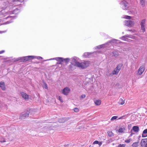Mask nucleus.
<instances>
[{
  "label": "nucleus",
  "mask_w": 147,
  "mask_h": 147,
  "mask_svg": "<svg viewBox=\"0 0 147 147\" xmlns=\"http://www.w3.org/2000/svg\"><path fill=\"white\" fill-rule=\"evenodd\" d=\"M31 111V109H28L27 111L22 113L20 115L19 119L22 120L27 118L28 117L29 114Z\"/></svg>",
  "instance_id": "obj_1"
},
{
  "label": "nucleus",
  "mask_w": 147,
  "mask_h": 147,
  "mask_svg": "<svg viewBox=\"0 0 147 147\" xmlns=\"http://www.w3.org/2000/svg\"><path fill=\"white\" fill-rule=\"evenodd\" d=\"M89 62L88 61H84L81 63H79L78 67L82 69H84L88 67L89 65Z\"/></svg>",
  "instance_id": "obj_2"
},
{
  "label": "nucleus",
  "mask_w": 147,
  "mask_h": 147,
  "mask_svg": "<svg viewBox=\"0 0 147 147\" xmlns=\"http://www.w3.org/2000/svg\"><path fill=\"white\" fill-rule=\"evenodd\" d=\"M34 58V57L33 56H28L20 58V59L21 60L22 62H24L33 59Z\"/></svg>",
  "instance_id": "obj_3"
},
{
  "label": "nucleus",
  "mask_w": 147,
  "mask_h": 147,
  "mask_svg": "<svg viewBox=\"0 0 147 147\" xmlns=\"http://www.w3.org/2000/svg\"><path fill=\"white\" fill-rule=\"evenodd\" d=\"M125 25L129 27H132L134 24V22L131 20H125L124 22Z\"/></svg>",
  "instance_id": "obj_4"
},
{
  "label": "nucleus",
  "mask_w": 147,
  "mask_h": 147,
  "mask_svg": "<svg viewBox=\"0 0 147 147\" xmlns=\"http://www.w3.org/2000/svg\"><path fill=\"white\" fill-rule=\"evenodd\" d=\"M53 59H55L56 60H59L61 61H65L67 63H68L69 61V59L68 58L64 59L62 57H56Z\"/></svg>",
  "instance_id": "obj_5"
},
{
  "label": "nucleus",
  "mask_w": 147,
  "mask_h": 147,
  "mask_svg": "<svg viewBox=\"0 0 147 147\" xmlns=\"http://www.w3.org/2000/svg\"><path fill=\"white\" fill-rule=\"evenodd\" d=\"M70 89L68 87H66L63 89L62 93L65 95H67L70 92Z\"/></svg>",
  "instance_id": "obj_6"
},
{
  "label": "nucleus",
  "mask_w": 147,
  "mask_h": 147,
  "mask_svg": "<svg viewBox=\"0 0 147 147\" xmlns=\"http://www.w3.org/2000/svg\"><path fill=\"white\" fill-rule=\"evenodd\" d=\"M145 68L144 65H142L140 67L138 70V74L140 75L143 73L145 70Z\"/></svg>",
  "instance_id": "obj_7"
},
{
  "label": "nucleus",
  "mask_w": 147,
  "mask_h": 147,
  "mask_svg": "<svg viewBox=\"0 0 147 147\" xmlns=\"http://www.w3.org/2000/svg\"><path fill=\"white\" fill-rule=\"evenodd\" d=\"M79 62H78L75 58L72 59L71 62V63L72 65L77 67L79 64Z\"/></svg>",
  "instance_id": "obj_8"
},
{
  "label": "nucleus",
  "mask_w": 147,
  "mask_h": 147,
  "mask_svg": "<svg viewBox=\"0 0 147 147\" xmlns=\"http://www.w3.org/2000/svg\"><path fill=\"white\" fill-rule=\"evenodd\" d=\"M145 20H142L141 22L140 25H141V28L142 30H143V32H144L145 31Z\"/></svg>",
  "instance_id": "obj_9"
},
{
  "label": "nucleus",
  "mask_w": 147,
  "mask_h": 147,
  "mask_svg": "<svg viewBox=\"0 0 147 147\" xmlns=\"http://www.w3.org/2000/svg\"><path fill=\"white\" fill-rule=\"evenodd\" d=\"M69 119V118L63 117L59 119H58V122L60 123H62L65 122Z\"/></svg>",
  "instance_id": "obj_10"
},
{
  "label": "nucleus",
  "mask_w": 147,
  "mask_h": 147,
  "mask_svg": "<svg viewBox=\"0 0 147 147\" xmlns=\"http://www.w3.org/2000/svg\"><path fill=\"white\" fill-rule=\"evenodd\" d=\"M147 142V138L142 139L140 143L141 147H143Z\"/></svg>",
  "instance_id": "obj_11"
},
{
  "label": "nucleus",
  "mask_w": 147,
  "mask_h": 147,
  "mask_svg": "<svg viewBox=\"0 0 147 147\" xmlns=\"http://www.w3.org/2000/svg\"><path fill=\"white\" fill-rule=\"evenodd\" d=\"M21 94L22 97L24 98L25 100H27L28 99V95L26 93L22 92L21 93Z\"/></svg>",
  "instance_id": "obj_12"
},
{
  "label": "nucleus",
  "mask_w": 147,
  "mask_h": 147,
  "mask_svg": "<svg viewBox=\"0 0 147 147\" xmlns=\"http://www.w3.org/2000/svg\"><path fill=\"white\" fill-rule=\"evenodd\" d=\"M128 3L126 1L123 2V9L124 10H127L128 8Z\"/></svg>",
  "instance_id": "obj_13"
},
{
  "label": "nucleus",
  "mask_w": 147,
  "mask_h": 147,
  "mask_svg": "<svg viewBox=\"0 0 147 147\" xmlns=\"http://www.w3.org/2000/svg\"><path fill=\"white\" fill-rule=\"evenodd\" d=\"M0 87L3 90H5V83L3 82H0Z\"/></svg>",
  "instance_id": "obj_14"
},
{
  "label": "nucleus",
  "mask_w": 147,
  "mask_h": 147,
  "mask_svg": "<svg viewBox=\"0 0 147 147\" xmlns=\"http://www.w3.org/2000/svg\"><path fill=\"white\" fill-rule=\"evenodd\" d=\"M132 130H133L135 132H138L139 131V129L138 126H134L133 127Z\"/></svg>",
  "instance_id": "obj_15"
},
{
  "label": "nucleus",
  "mask_w": 147,
  "mask_h": 147,
  "mask_svg": "<svg viewBox=\"0 0 147 147\" xmlns=\"http://www.w3.org/2000/svg\"><path fill=\"white\" fill-rule=\"evenodd\" d=\"M112 53L113 54V56L115 57H117L119 55L118 52L116 50L113 51L112 52Z\"/></svg>",
  "instance_id": "obj_16"
},
{
  "label": "nucleus",
  "mask_w": 147,
  "mask_h": 147,
  "mask_svg": "<svg viewBox=\"0 0 147 147\" xmlns=\"http://www.w3.org/2000/svg\"><path fill=\"white\" fill-rule=\"evenodd\" d=\"M147 136V129L144 130L142 134V137H145Z\"/></svg>",
  "instance_id": "obj_17"
},
{
  "label": "nucleus",
  "mask_w": 147,
  "mask_h": 147,
  "mask_svg": "<svg viewBox=\"0 0 147 147\" xmlns=\"http://www.w3.org/2000/svg\"><path fill=\"white\" fill-rule=\"evenodd\" d=\"M117 40L115 39H113L112 40H111L109 41L107 43H106V44H107V45H109V43H115L116 42V41Z\"/></svg>",
  "instance_id": "obj_18"
},
{
  "label": "nucleus",
  "mask_w": 147,
  "mask_h": 147,
  "mask_svg": "<svg viewBox=\"0 0 147 147\" xmlns=\"http://www.w3.org/2000/svg\"><path fill=\"white\" fill-rule=\"evenodd\" d=\"M123 65L121 63H120L116 67V69H117V70H118L119 71L121 69V68Z\"/></svg>",
  "instance_id": "obj_19"
},
{
  "label": "nucleus",
  "mask_w": 147,
  "mask_h": 147,
  "mask_svg": "<svg viewBox=\"0 0 147 147\" xmlns=\"http://www.w3.org/2000/svg\"><path fill=\"white\" fill-rule=\"evenodd\" d=\"M119 71L115 68L114 70L112 71L113 75L117 74L119 72Z\"/></svg>",
  "instance_id": "obj_20"
},
{
  "label": "nucleus",
  "mask_w": 147,
  "mask_h": 147,
  "mask_svg": "<svg viewBox=\"0 0 147 147\" xmlns=\"http://www.w3.org/2000/svg\"><path fill=\"white\" fill-rule=\"evenodd\" d=\"M101 101L100 100H96L94 103L96 105H99L101 104Z\"/></svg>",
  "instance_id": "obj_21"
},
{
  "label": "nucleus",
  "mask_w": 147,
  "mask_h": 147,
  "mask_svg": "<svg viewBox=\"0 0 147 147\" xmlns=\"http://www.w3.org/2000/svg\"><path fill=\"white\" fill-rule=\"evenodd\" d=\"M109 136L110 137H111L114 136L113 134L111 131H108L107 132Z\"/></svg>",
  "instance_id": "obj_22"
},
{
  "label": "nucleus",
  "mask_w": 147,
  "mask_h": 147,
  "mask_svg": "<svg viewBox=\"0 0 147 147\" xmlns=\"http://www.w3.org/2000/svg\"><path fill=\"white\" fill-rule=\"evenodd\" d=\"M139 142H136L134 143L132 145V146L133 147H138V146Z\"/></svg>",
  "instance_id": "obj_23"
},
{
  "label": "nucleus",
  "mask_w": 147,
  "mask_h": 147,
  "mask_svg": "<svg viewBox=\"0 0 147 147\" xmlns=\"http://www.w3.org/2000/svg\"><path fill=\"white\" fill-rule=\"evenodd\" d=\"M105 45H107V44H106V43L104 44H102L101 45H99L98 46H97V48L98 49H100L101 48H102L104 47V46Z\"/></svg>",
  "instance_id": "obj_24"
},
{
  "label": "nucleus",
  "mask_w": 147,
  "mask_h": 147,
  "mask_svg": "<svg viewBox=\"0 0 147 147\" xmlns=\"http://www.w3.org/2000/svg\"><path fill=\"white\" fill-rule=\"evenodd\" d=\"M140 3L141 4V5L142 7H144L145 5L144 4V2L145 0H140Z\"/></svg>",
  "instance_id": "obj_25"
},
{
  "label": "nucleus",
  "mask_w": 147,
  "mask_h": 147,
  "mask_svg": "<svg viewBox=\"0 0 147 147\" xmlns=\"http://www.w3.org/2000/svg\"><path fill=\"white\" fill-rule=\"evenodd\" d=\"M125 130V129L124 128H120L118 130V132L119 133H122Z\"/></svg>",
  "instance_id": "obj_26"
},
{
  "label": "nucleus",
  "mask_w": 147,
  "mask_h": 147,
  "mask_svg": "<svg viewBox=\"0 0 147 147\" xmlns=\"http://www.w3.org/2000/svg\"><path fill=\"white\" fill-rule=\"evenodd\" d=\"M121 39L125 41H127V40L128 39L125 36V35L122 36L121 38Z\"/></svg>",
  "instance_id": "obj_27"
},
{
  "label": "nucleus",
  "mask_w": 147,
  "mask_h": 147,
  "mask_svg": "<svg viewBox=\"0 0 147 147\" xmlns=\"http://www.w3.org/2000/svg\"><path fill=\"white\" fill-rule=\"evenodd\" d=\"M68 67L70 70H73L74 69V68L73 67L72 65H69Z\"/></svg>",
  "instance_id": "obj_28"
},
{
  "label": "nucleus",
  "mask_w": 147,
  "mask_h": 147,
  "mask_svg": "<svg viewBox=\"0 0 147 147\" xmlns=\"http://www.w3.org/2000/svg\"><path fill=\"white\" fill-rule=\"evenodd\" d=\"M118 117L117 116H114L112 117L111 119V120H114L116 119Z\"/></svg>",
  "instance_id": "obj_29"
},
{
  "label": "nucleus",
  "mask_w": 147,
  "mask_h": 147,
  "mask_svg": "<svg viewBox=\"0 0 147 147\" xmlns=\"http://www.w3.org/2000/svg\"><path fill=\"white\" fill-rule=\"evenodd\" d=\"M73 110L75 112H78L79 111V110L78 108H75L73 109Z\"/></svg>",
  "instance_id": "obj_30"
},
{
  "label": "nucleus",
  "mask_w": 147,
  "mask_h": 147,
  "mask_svg": "<svg viewBox=\"0 0 147 147\" xmlns=\"http://www.w3.org/2000/svg\"><path fill=\"white\" fill-rule=\"evenodd\" d=\"M126 38H133V36H132L128 34L125 35Z\"/></svg>",
  "instance_id": "obj_31"
},
{
  "label": "nucleus",
  "mask_w": 147,
  "mask_h": 147,
  "mask_svg": "<svg viewBox=\"0 0 147 147\" xmlns=\"http://www.w3.org/2000/svg\"><path fill=\"white\" fill-rule=\"evenodd\" d=\"M124 18L126 19H130L131 17L128 16H125Z\"/></svg>",
  "instance_id": "obj_32"
},
{
  "label": "nucleus",
  "mask_w": 147,
  "mask_h": 147,
  "mask_svg": "<svg viewBox=\"0 0 147 147\" xmlns=\"http://www.w3.org/2000/svg\"><path fill=\"white\" fill-rule=\"evenodd\" d=\"M58 99L61 101V102H63V100L62 99V98L60 96H59Z\"/></svg>",
  "instance_id": "obj_33"
},
{
  "label": "nucleus",
  "mask_w": 147,
  "mask_h": 147,
  "mask_svg": "<svg viewBox=\"0 0 147 147\" xmlns=\"http://www.w3.org/2000/svg\"><path fill=\"white\" fill-rule=\"evenodd\" d=\"M125 144H119L117 147H125Z\"/></svg>",
  "instance_id": "obj_34"
},
{
  "label": "nucleus",
  "mask_w": 147,
  "mask_h": 147,
  "mask_svg": "<svg viewBox=\"0 0 147 147\" xmlns=\"http://www.w3.org/2000/svg\"><path fill=\"white\" fill-rule=\"evenodd\" d=\"M119 103L121 105H123L125 103V102L124 100H123V99H121V102H119Z\"/></svg>",
  "instance_id": "obj_35"
},
{
  "label": "nucleus",
  "mask_w": 147,
  "mask_h": 147,
  "mask_svg": "<svg viewBox=\"0 0 147 147\" xmlns=\"http://www.w3.org/2000/svg\"><path fill=\"white\" fill-rule=\"evenodd\" d=\"M131 141V139H129V140H126L125 141V142L126 143H129L130 141Z\"/></svg>",
  "instance_id": "obj_36"
},
{
  "label": "nucleus",
  "mask_w": 147,
  "mask_h": 147,
  "mask_svg": "<svg viewBox=\"0 0 147 147\" xmlns=\"http://www.w3.org/2000/svg\"><path fill=\"white\" fill-rule=\"evenodd\" d=\"M127 115H124L120 117L118 119H122L124 117H125V118H126L127 117Z\"/></svg>",
  "instance_id": "obj_37"
},
{
  "label": "nucleus",
  "mask_w": 147,
  "mask_h": 147,
  "mask_svg": "<svg viewBox=\"0 0 147 147\" xmlns=\"http://www.w3.org/2000/svg\"><path fill=\"white\" fill-rule=\"evenodd\" d=\"M90 55V53H85L84 55L85 56H87V55Z\"/></svg>",
  "instance_id": "obj_38"
},
{
  "label": "nucleus",
  "mask_w": 147,
  "mask_h": 147,
  "mask_svg": "<svg viewBox=\"0 0 147 147\" xmlns=\"http://www.w3.org/2000/svg\"><path fill=\"white\" fill-rule=\"evenodd\" d=\"M57 61H58V62L56 63L57 64H62L61 62H63V61H60L59 60H57Z\"/></svg>",
  "instance_id": "obj_39"
},
{
  "label": "nucleus",
  "mask_w": 147,
  "mask_h": 147,
  "mask_svg": "<svg viewBox=\"0 0 147 147\" xmlns=\"http://www.w3.org/2000/svg\"><path fill=\"white\" fill-rule=\"evenodd\" d=\"M44 87L46 89H47L48 88V87H47V84L46 83H45V86H44Z\"/></svg>",
  "instance_id": "obj_40"
},
{
  "label": "nucleus",
  "mask_w": 147,
  "mask_h": 147,
  "mask_svg": "<svg viewBox=\"0 0 147 147\" xmlns=\"http://www.w3.org/2000/svg\"><path fill=\"white\" fill-rule=\"evenodd\" d=\"M81 97L82 98H84L86 97V95L85 94H82L81 95Z\"/></svg>",
  "instance_id": "obj_41"
},
{
  "label": "nucleus",
  "mask_w": 147,
  "mask_h": 147,
  "mask_svg": "<svg viewBox=\"0 0 147 147\" xmlns=\"http://www.w3.org/2000/svg\"><path fill=\"white\" fill-rule=\"evenodd\" d=\"M0 142H6V141L5 139H3V140H0Z\"/></svg>",
  "instance_id": "obj_42"
},
{
  "label": "nucleus",
  "mask_w": 147,
  "mask_h": 147,
  "mask_svg": "<svg viewBox=\"0 0 147 147\" xmlns=\"http://www.w3.org/2000/svg\"><path fill=\"white\" fill-rule=\"evenodd\" d=\"M99 142L98 141L96 140L94 142L93 144H98L99 143Z\"/></svg>",
  "instance_id": "obj_43"
},
{
  "label": "nucleus",
  "mask_w": 147,
  "mask_h": 147,
  "mask_svg": "<svg viewBox=\"0 0 147 147\" xmlns=\"http://www.w3.org/2000/svg\"><path fill=\"white\" fill-rule=\"evenodd\" d=\"M132 129H131V130H130V132L131 133V134H130V136H131L133 134H134V133H132Z\"/></svg>",
  "instance_id": "obj_44"
},
{
  "label": "nucleus",
  "mask_w": 147,
  "mask_h": 147,
  "mask_svg": "<svg viewBox=\"0 0 147 147\" xmlns=\"http://www.w3.org/2000/svg\"><path fill=\"white\" fill-rule=\"evenodd\" d=\"M5 52V51L4 50H2L0 51V54L2 53H4Z\"/></svg>",
  "instance_id": "obj_45"
},
{
  "label": "nucleus",
  "mask_w": 147,
  "mask_h": 147,
  "mask_svg": "<svg viewBox=\"0 0 147 147\" xmlns=\"http://www.w3.org/2000/svg\"><path fill=\"white\" fill-rule=\"evenodd\" d=\"M37 58L38 59H42V57H39V56Z\"/></svg>",
  "instance_id": "obj_46"
},
{
  "label": "nucleus",
  "mask_w": 147,
  "mask_h": 147,
  "mask_svg": "<svg viewBox=\"0 0 147 147\" xmlns=\"http://www.w3.org/2000/svg\"><path fill=\"white\" fill-rule=\"evenodd\" d=\"M145 147H147V143L145 144Z\"/></svg>",
  "instance_id": "obj_47"
},
{
  "label": "nucleus",
  "mask_w": 147,
  "mask_h": 147,
  "mask_svg": "<svg viewBox=\"0 0 147 147\" xmlns=\"http://www.w3.org/2000/svg\"><path fill=\"white\" fill-rule=\"evenodd\" d=\"M23 1V0H19V1L21 2H22Z\"/></svg>",
  "instance_id": "obj_48"
},
{
  "label": "nucleus",
  "mask_w": 147,
  "mask_h": 147,
  "mask_svg": "<svg viewBox=\"0 0 147 147\" xmlns=\"http://www.w3.org/2000/svg\"><path fill=\"white\" fill-rule=\"evenodd\" d=\"M11 17V16H9L7 17V18H9V17Z\"/></svg>",
  "instance_id": "obj_49"
},
{
  "label": "nucleus",
  "mask_w": 147,
  "mask_h": 147,
  "mask_svg": "<svg viewBox=\"0 0 147 147\" xmlns=\"http://www.w3.org/2000/svg\"><path fill=\"white\" fill-rule=\"evenodd\" d=\"M109 140L110 142V141H111V142H112V141H111V139H110V140Z\"/></svg>",
  "instance_id": "obj_50"
}]
</instances>
